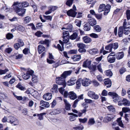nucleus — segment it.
I'll return each mask as SVG.
<instances>
[{
	"label": "nucleus",
	"instance_id": "obj_1",
	"mask_svg": "<svg viewBox=\"0 0 130 130\" xmlns=\"http://www.w3.org/2000/svg\"><path fill=\"white\" fill-rule=\"evenodd\" d=\"M71 73L72 71L70 70L64 72L60 77L56 78V83L59 85H62L63 88H64L66 86L65 79Z\"/></svg>",
	"mask_w": 130,
	"mask_h": 130
},
{
	"label": "nucleus",
	"instance_id": "obj_2",
	"mask_svg": "<svg viewBox=\"0 0 130 130\" xmlns=\"http://www.w3.org/2000/svg\"><path fill=\"white\" fill-rule=\"evenodd\" d=\"M108 94L109 95L112 96V98L113 99V101L115 103L118 102V105L121 106L123 105V100L122 101L119 100L120 97L116 93L114 92H109L108 93Z\"/></svg>",
	"mask_w": 130,
	"mask_h": 130
},
{
	"label": "nucleus",
	"instance_id": "obj_3",
	"mask_svg": "<svg viewBox=\"0 0 130 130\" xmlns=\"http://www.w3.org/2000/svg\"><path fill=\"white\" fill-rule=\"evenodd\" d=\"M8 122L13 124L14 125H17L19 124L18 120L12 116H10L8 117Z\"/></svg>",
	"mask_w": 130,
	"mask_h": 130
},
{
	"label": "nucleus",
	"instance_id": "obj_4",
	"mask_svg": "<svg viewBox=\"0 0 130 130\" xmlns=\"http://www.w3.org/2000/svg\"><path fill=\"white\" fill-rule=\"evenodd\" d=\"M34 71L32 70L28 71L26 74H24L22 75V77L25 80L28 79L30 78V76L34 75Z\"/></svg>",
	"mask_w": 130,
	"mask_h": 130
},
{
	"label": "nucleus",
	"instance_id": "obj_5",
	"mask_svg": "<svg viewBox=\"0 0 130 130\" xmlns=\"http://www.w3.org/2000/svg\"><path fill=\"white\" fill-rule=\"evenodd\" d=\"M14 9L19 15L21 16L24 15L26 11V9L24 8L18 9L15 7Z\"/></svg>",
	"mask_w": 130,
	"mask_h": 130
},
{
	"label": "nucleus",
	"instance_id": "obj_6",
	"mask_svg": "<svg viewBox=\"0 0 130 130\" xmlns=\"http://www.w3.org/2000/svg\"><path fill=\"white\" fill-rule=\"evenodd\" d=\"M87 94L88 96L92 99L96 100L98 99L99 98V95L93 91H89Z\"/></svg>",
	"mask_w": 130,
	"mask_h": 130
},
{
	"label": "nucleus",
	"instance_id": "obj_7",
	"mask_svg": "<svg viewBox=\"0 0 130 130\" xmlns=\"http://www.w3.org/2000/svg\"><path fill=\"white\" fill-rule=\"evenodd\" d=\"M112 54H110L107 57L108 61L110 63H113L115 61L116 59L115 57L113 56H115V54L111 55Z\"/></svg>",
	"mask_w": 130,
	"mask_h": 130
},
{
	"label": "nucleus",
	"instance_id": "obj_8",
	"mask_svg": "<svg viewBox=\"0 0 130 130\" xmlns=\"http://www.w3.org/2000/svg\"><path fill=\"white\" fill-rule=\"evenodd\" d=\"M77 13L73 9H71L67 12V14L68 15L73 17H75L76 16Z\"/></svg>",
	"mask_w": 130,
	"mask_h": 130
},
{
	"label": "nucleus",
	"instance_id": "obj_9",
	"mask_svg": "<svg viewBox=\"0 0 130 130\" xmlns=\"http://www.w3.org/2000/svg\"><path fill=\"white\" fill-rule=\"evenodd\" d=\"M82 85L84 86H88L90 84V80L87 78H86L82 80Z\"/></svg>",
	"mask_w": 130,
	"mask_h": 130
},
{
	"label": "nucleus",
	"instance_id": "obj_10",
	"mask_svg": "<svg viewBox=\"0 0 130 130\" xmlns=\"http://www.w3.org/2000/svg\"><path fill=\"white\" fill-rule=\"evenodd\" d=\"M113 118V116L109 115L105 117L103 121L105 123H107L110 121Z\"/></svg>",
	"mask_w": 130,
	"mask_h": 130
},
{
	"label": "nucleus",
	"instance_id": "obj_11",
	"mask_svg": "<svg viewBox=\"0 0 130 130\" xmlns=\"http://www.w3.org/2000/svg\"><path fill=\"white\" fill-rule=\"evenodd\" d=\"M68 115H71L69 117V120L71 121H75L76 120L75 117H77L78 116L77 115L74 114L73 113H69Z\"/></svg>",
	"mask_w": 130,
	"mask_h": 130
},
{
	"label": "nucleus",
	"instance_id": "obj_12",
	"mask_svg": "<svg viewBox=\"0 0 130 130\" xmlns=\"http://www.w3.org/2000/svg\"><path fill=\"white\" fill-rule=\"evenodd\" d=\"M69 98L72 100H74L77 98L76 94L73 91H70L69 92Z\"/></svg>",
	"mask_w": 130,
	"mask_h": 130
},
{
	"label": "nucleus",
	"instance_id": "obj_13",
	"mask_svg": "<svg viewBox=\"0 0 130 130\" xmlns=\"http://www.w3.org/2000/svg\"><path fill=\"white\" fill-rule=\"evenodd\" d=\"M91 63V61L90 60L87 59L83 63V66L84 67L89 68L90 67Z\"/></svg>",
	"mask_w": 130,
	"mask_h": 130
},
{
	"label": "nucleus",
	"instance_id": "obj_14",
	"mask_svg": "<svg viewBox=\"0 0 130 130\" xmlns=\"http://www.w3.org/2000/svg\"><path fill=\"white\" fill-rule=\"evenodd\" d=\"M88 22L90 25L93 26L96 24V21L94 18H91L88 19Z\"/></svg>",
	"mask_w": 130,
	"mask_h": 130
},
{
	"label": "nucleus",
	"instance_id": "obj_15",
	"mask_svg": "<svg viewBox=\"0 0 130 130\" xmlns=\"http://www.w3.org/2000/svg\"><path fill=\"white\" fill-rule=\"evenodd\" d=\"M123 29H127L130 27V23L129 22H127L126 20L125 19L124 20L123 26H122Z\"/></svg>",
	"mask_w": 130,
	"mask_h": 130
},
{
	"label": "nucleus",
	"instance_id": "obj_16",
	"mask_svg": "<svg viewBox=\"0 0 130 130\" xmlns=\"http://www.w3.org/2000/svg\"><path fill=\"white\" fill-rule=\"evenodd\" d=\"M63 101L65 104V108L67 110H70L71 109V105L66 99L63 100Z\"/></svg>",
	"mask_w": 130,
	"mask_h": 130
},
{
	"label": "nucleus",
	"instance_id": "obj_17",
	"mask_svg": "<svg viewBox=\"0 0 130 130\" xmlns=\"http://www.w3.org/2000/svg\"><path fill=\"white\" fill-rule=\"evenodd\" d=\"M105 84L107 88L110 87L111 85V82L110 79L108 78L105 79L104 80Z\"/></svg>",
	"mask_w": 130,
	"mask_h": 130
},
{
	"label": "nucleus",
	"instance_id": "obj_18",
	"mask_svg": "<svg viewBox=\"0 0 130 130\" xmlns=\"http://www.w3.org/2000/svg\"><path fill=\"white\" fill-rule=\"evenodd\" d=\"M83 41L86 43L90 42L92 41L91 39L87 36H86L83 38Z\"/></svg>",
	"mask_w": 130,
	"mask_h": 130
},
{
	"label": "nucleus",
	"instance_id": "obj_19",
	"mask_svg": "<svg viewBox=\"0 0 130 130\" xmlns=\"http://www.w3.org/2000/svg\"><path fill=\"white\" fill-rule=\"evenodd\" d=\"M115 55L117 59L118 60L122 59L124 56V54L123 52H119L116 54Z\"/></svg>",
	"mask_w": 130,
	"mask_h": 130
},
{
	"label": "nucleus",
	"instance_id": "obj_20",
	"mask_svg": "<svg viewBox=\"0 0 130 130\" xmlns=\"http://www.w3.org/2000/svg\"><path fill=\"white\" fill-rule=\"evenodd\" d=\"M22 2L19 3L18 2H14L13 3L12 6L14 9H15V7H17L18 9L21 8L20 7H22Z\"/></svg>",
	"mask_w": 130,
	"mask_h": 130
},
{
	"label": "nucleus",
	"instance_id": "obj_21",
	"mask_svg": "<svg viewBox=\"0 0 130 130\" xmlns=\"http://www.w3.org/2000/svg\"><path fill=\"white\" fill-rule=\"evenodd\" d=\"M45 50V47L42 45H39L38 47V50L39 53H41Z\"/></svg>",
	"mask_w": 130,
	"mask_h": 130
},
{
	"label": "nucleus",
	"instance_id": "obj_22",
	"mask_svg": "<svg viewBox=\"0 0 130 130\" xmlns=\"http://www.w3.org/2000/svg\"><path fill=\"white\" fill-rule=\"evenodd\" d=\"M76 82V79L75 78H72L69 80L67 82L68 85L69 86H71L74 85Z\"/></svg>",
	"mask_w": 130,
	"mask_h": 130
},
{
	"label": "nucleus",
	"instance_id": "obj_23",
	"mask_svg": "<svg viewBox=\"0 0 130 130\" xmlns=\"http://www.w3.org/2000/svg\"><path fill=\"white\" fill-rule=\"evenodd\" d=\"M89 53L91 55L95 54L98 53V51L97 49L93 48L90 49L89 51Z\"/></svg>",
	"mask_w": 130,
	"mask_h": 130
},
{
	"label": "nucleus",
	"instance_id": "obj_24",
	"mask_svg": "<svg viewBox=\"0 0 130 130\" xmlns=\"http://www.w3.org/2000/svg\"><path fill=\"white\" fill-rule=\"evenodd\" d=\"M71 58L74 61H79L81 59V57L80 55H76L71 57Z\"/></svg>",
	"mask_w": 130,
	"mask_h": 130
},
{
	"label": "nucleus",
	"instance_id": "obj_25",
	"mask_svg": "<svg viewBox=\"0 0 130 130\" xmlns=\"http://www.w3.org/2000/svg\"><path fill=\"white\" fill-rule=\"evenodd\" d=\"M40 104L41 106L45 107L47 108L49 107V103L48 102H44L43 100L40 101Z\"/></svg>",
	"mask_w": 130,
	"mask_h": 130
},
{
	"label": "nucleus",
	"instance_id": "obj_26",
	"mask_svg": "<svg viewBox=\"0 0 130 130\" xmlns=\"http://www.w3.org/2000/svg\"><path fill=\"white\" fill-rule=\"evenodd\" d=\"M123 32V29L122 27H120L118 30V35L120 37L122 36Z\"/></svg>",
	"mask_w": 130,
	"mask_h": 130
},
{
	"label": "nucleus",
	"instance_id": "obj_27",
	"mask_svg": "<svg viewBox=\"0 0 130 130\" xmlns=\"http://www.w3.org/2000/svg\"><path fill=\"white\" fill-rule=\"evenodd\" d=\"M123 105L124 106H129L130 105V102L126 99H123Z\"/></svg>",
	"mask_w": 130,
	"mask_h": 130
},
{
	"label": "nucleus",
	"instance_id": "obj_28",
	"mask_svg": "<svg viewBox=\"0 0 130 130\" xmlns=\"http://www.w3.org/2000/svg\"><path fill=\"white\" fill-rule=\"evenodd\" d=\"M105 5L104 4H102L100 5L99 9H98V11L99 12H100L104 10L106 11L105 10Z\"/></svg>",
	"mask_w": 130,
	"mask_h": 130
},
{
	"label": "nucleus",
	"instance_id": "obj_29",
	"mask_svg": "<svg viewBox=\"0 0 130 130\" xmlns=\"http://www.w3.org/2000/svg\"><path fill=\"white\" fill-rule=\"evenodd\" d=\"M64 27L62 28V29H71L72 28V24H66L64 25Z\"/></svg>",
	"mask_w": 130,
	"mask_h": 130
},
{
	"label": "nucleus",
	"instance_id": "obj_30",
	"mask_svg": "<svg viewBox=\"0 0 130 130\" xmlns=\"http://www.w3.org/2000/svg\"><path fill=\"white\" fill-rule=\"evenodd\" d=\"M49 59H51V60H49V64H52L55 62V61L52 60H55L54 56L52 54L50 53H49Z\"/></svg>",
	"mask_w": 130,
	"mask_h": 130
},
{
	"label": "nucleus",
	"instance_id": "obj_31",
	"mask_svg": "<svg viewBox=\"0 0 130 130\" xmlns=\"http://www.w3.org/2000/svg\"><path fill=\"white\" fill-rule=\"evenodd\" d=\"M84 30L86 31H88L90 30V25L88 23L85 24L84 26Z\"/></svg>",
	"mask_w": 130,
	"mask_h": 130
},
{
	"label": "nucleus",
	"instance_id": "obj_32",
	"mask_svg": "<svg viewBox=\"0 0 130 130\" xmlns=\"http://www.w3.org/2000/svg\"><path fill=\"white\" fill-rule=\"evenodd\" d=\"M53 92L56 93L58 92V86L56 85H54L53 87L51 90Z\"/></svg>",
	"mask_w": 130,
	"mask_h": 130
},
{
	"label": "nucleus",
	"instance_id": "obj_33",
	"mask_svg": "<svg viewBox=\"0 0 130 130\" xmlns=\"http://www.w3.org/2000/svg\"><path fill=\"white\" fill-rule=\"evenodd\" d=\"M95 123V121L94 118H92L89 119L88 124L89 125L91 126L94 124Z\"/></svg>",
	"mask_w": 130,
	"mask_h": 130
},
{
	"label": "nucleus",
	"instance_id": "obj_34",
	"mask_svg": "<svg viewBox=\"0 0 130 130\" xmlns=\"http://www.w3.org/2000/svg\"><path fill=\"white\" fill-rule=\"evenodd\" d=\"M62 45V47L59 44L57 45V47L59 51L62 52L64 50V44L61 45Z\"/></svg>",
	"mask_w": 130,
	"mask_h": 130
},
{
	"label": "nucleus",
	"instance_id": "obj_35",
	"mask_svg": "<svg viewBox=\"0 0 130 130\" xmlns=\"http://www.w3.org/2000/svg\"><path fill=\"white\" fill-rule=\"evenodd\" d=\"M105 48L106 50H109L110 52H112V48L111 44H110L106 46L105 47Z\"/></svg>",
	"mask_w": 130,
	"mask_h": 130
},
{
	"label": "nucleus",
	"instance_id": "obj_36",
	"mask_svg": "<svg viewBox=\"0 0 130 130\" xmlns=\"http://www.w3.org/2000/svg\"><path fill=\"white\" fill-rule=\"evenodd\" d=\"M40 43L42 44H45L47 46H48L49 45V40L45 39L44 41H40Z\"/></svg>",
	"mask_w": 130,
	"mask_h": 130
},
{
	"label": "nucleus",
	"instance_id": "obj_37",
	"mask_svg": "<svg viewBox=\"0 0 130 130\" xmlns=\"http://www.w3.org/2000/svg\"><path fill=\"white\" fill-rule=\"evenodd\" d=\"M105 75L108 76H111L112 75V72L110 70H106L105 72Z\"/></svg>",
	"mask_w": 130,
	"mask_h": 130
},
{
	"label": "nucleus",
	"instance_id": "obj_38",
	"mask_svg": "<svg viewBox=\"0 0 130 130\" xmlns=\"http://www.w3.org/2000/svg\"><path fill=\"white\" fill-rule=\"evenodd\" d=\"M6 37L7 39L10 40L13 38V36L12 34L9 33L6 35Z\"/></svg>",
	"mask_w": 130,
	"mask_h": 130
},
{
	"label": "nucleus",
	"instance_id": "obj_39",
	"mask_svg": "<svg viewBox=\"0 0 130 130\" xmlns=\"http://www.w3.org/2000/svg\"><path fill=\"white\" fill-rule=\"evenodd\" d=\"M57 8L56 6H50L49 7V14L52 12V11L56 10Z\"/></svg>",
	"mask_w": 130,
	"mask_h": 130
},
{
	"label": "nucleus",
	"instance_id": "obj_40",
	"mask_svg": "<svg viewBox=\"0 0 130 130\" xmlns=\"http://www.w3.org/2000/svg\"><path fill=\"white\" fill-rule=\"evenodd\" d=\"M69 32L68 31H63L62 34L63 36L62 37H69Z\"/></svg>",
	"mask_w": 130,
	"mask_h": 130
},
{
	"label": "nucleus",
	"instance_id": "obj_41",
	"mask_svg": "<svg viewBox=\"0 0 130 130\" xmlns=\"http://www.w3.org/2000/svg\"><path fill=\"white\" fill-rule=\"evenodd\" d=\"M77 46L79 48H84L86 47L85 45L82 43L77 44Z\"/></svg>",
	"mask_w": 130,
	"mask_h": 130
},
{
	"label": "nucleus",
	"instance_id": "obj_42",
	"mask_svg": "<svg viewBox=\"0 0 130 130\" xmlns=\"http://www.w3.org/2000/svg\"><path fill=\"white\" fill-rule=\"evenodd\" d=\"M78 36L77 34L76 33H74L70 37V39L72 40L75 39Z\"/></svg>",
	"mask_w": 130,
	"mask_h": 130
},
{
	"label": "nucleus",
	"instance_id": "obj_43",
	"mask_svg": "<svg viewBox=\"0 0 130 130\" xmlns=\"http://www.w3.org/2000/svg\"><path fill=\"white\" fill-rule=\"evenodd\" d=\"M112 49L113 48L115 50L117 49L119 47L118 44V43H112Z\"/></svg>",
	"mask_w": 130,
	"mask_h": 130
},
{
	"label": "nucleus",
	"instance_id": "obj_44",
	"mask_svg": "<svg viewBox=\"0 0 130 130\" xmlns=\"http://www.w3.org/2000/svg\"><path fill=\"white\" fill-rule=\"evenodd\" d=\"M63 43L67 44L70 43L69 42V37H63Z\"/></svg>",
	"mask_w": 130,
	"mask_h": 130
},
{
	"label": "nucleus",
	"instance_id": "obj_45",
	"mask_svg": "<svg viewBox=\"0 0 130 130\" xmlns=\"http://www.w3.org/2000/svg\"><path fill=\"white\" fill-rule=\"evenodd\" d=\"M46 113L45 112L41 113L40 114H38L37 116L38 117V119L40 120H41L43 119V115H45Z\"/></svg>",
	"mask_w": 130,
	"mask_h": 130
},
{
	"label": "nucleus",
	"instance_id": "obj_46",
	"mask_svg": "<svg viewBox=\"0 0 130 130\" xmlns=\"http://www.w3.org/2000/svg\"><path fill=\"white\" fill-rule=\"evenodd\" d=\"M18 42L17 43H18L19 46L20 47H22L24 45V43L23 40L20 39H18Z\"/></svg>",
	"mask_w": 130,
	"mask_h": 130
},
{
	"label": "nucleus",
	"instance_id": "obj_47",
	"mask_svg": "<svg viewBox=\"0 0 130 130\" xmlns=\"http://www.w3.org/2000/svg\"><path fill=\"white\" fill-rule=\"evenodd\" d=\"M17 88H19L20 89L22 90H24L26 89L25 88V87L23 86L20 83H19L18 84V85L17 86Z\"/></svg>",
	"mask_w": 130,
	"mask_h": 130
},
{
	"label": "nucleus",
	"instance_id": "obj_48",
	"mask_svg": "<svg viewBox=\"0 0 130 130\" xmlns=\"http://www.w3.org/2000/svg\"><path fill=\"white\" fill-rule=\"evenodd\" d=\"M29 99L28 98L25 96L22 97V99L21 100V103L23 104L25 103L27 101H28Z\"/></svg>",
	"mask_w": 130,
	"mask_h": 130
},
{
	"label": "nucleus",
	"instance_id": "obj_49",
	"mask_svg": "<svg viewBox=\"0 0 130 130\" xmlns=\"http://www.w3.org/2000/svg\"><path fill=\"white\" fill-rule=\"evenodd\" d=\"M94 30L98 32H100L101 30V28L99 25H96L94 27Z\"/></svg>",
	"mask_w": 130,
	"mask_h": 130
},
{
	"label": "nucleus",
	"instance_id": "obj_50",
	"mask_svg": "<svg viewBox=\"0 0 130 130\" xmlns=\"http://www.w3.org/2000/svg\"><path fill=\"white\" fill-rule=\"evenodd\" d=\"M122 111L124 113L130 111V109L129 107H124L122 108Z\"/></svg>",
	"mask_w": 130,
	"mask_h": 130
},
{
	"label": "nucleus",
	"instance_id": "obj_51",
	"mask_svg": "<svg viewBox=\"0 0 130 130\" xmlns=\"http://www.w3.org/2000/svg\"><path fill=\"white\" fill-rule=\"evenodd\" d=\"M43 98L45 100L48 101L49 100V93H47L45 94L43 96Z\"/></svg>",
	"mask_w": 130,
	"mask_h": 130
},
{
	"label": "nucleus",
	"instance_id": "obj_52",
	"mask_svg": "<svg viewBox=\"0 0 130 130\" xmlns=\"http://www.w3.org/2000/svg\"><path fill=\"white\" fill-rule=\"evenodd\" d=\"M17 29L19 31H23L25 30V28L22 26L19 25L18 26Z\"/></svg>",
	"mask_w": 130,
	"mask_h": 130
},
{
	"label": "nucleus",
	"instance_id": "obj_53",
	"mask_svg": "<svg viewBox=\"0 0 130 130\" xmlns=\"http://www.w3.org/2000/svg\"><path fill=\"white\" fill-rule=\"evenodd\" d=\"M101 65V63H100L97 66V67L99 71L102 73H103V71Z\"/></svg>",
	"mask_w": 130,
	"mask_h": 130
},
{
	"label": "nucleus",
	"instance_id": "obj_54",
	"mask_svg": "<svg viewBox=\"0 0 130 130\" xmlns=\"http://www.w3.org/2000/svg\"><path fill=\"white\" fill-rule=\"evenodd\" d=\"M73 0H68L66 3V4L69 6L72 5Z\"/></svg>",
	"mask_w": 130,
	"mask_h": 130
},
{
	"label": "nucleus",
	"instance_id": "obj_55",
	"mask_svg": "<svg viewBox=\"0 0 130 130\" xmlns=\"http://www.w3.org/2000/svg\"><path fill=\"white\" fill-rule=\"evenodd\" d=\"M31 20V18L29 16L26 17L25 18L24 21L26 23H29Z\"/></svg>",
	"mask_w": 130,
	"mask_h": 130
},
{
	"label": "nucleus",
	"instance_id": "obj_56",
	"mask_svg": "<svg viewBox=\"0 0 130 130\" xmlns=\"http://www.w3.org/2000/svg\"><path fill=\"white\" fill-rule=\"evenodd\" d=\"M96 78L100 82L103 81V77L101 75H97L96 76Z\"/></svg>",
	"mask_w": 130,
	"mask_h": 130
},
{
	"label": "nucleus",
	"instance_id": "obj_57",
	"mask_svg": "<svg viewBox=\"0 0 130 130\" xmlns=\"http://www.w3.org/2000/svg\"><path fill=\"white\" fill-rule=\"evenodd\" d=\"M82 21L78 20H76L75 21L76 25L80 27V26Z\"/></svg>",
	"mask_w": 130,
	"mask_h": 130
},
{
	"label": "nucleus",
	"instance_id": "obj_58",
	"mask_svg": "<svg viewBox=\"0 0 130 130\" xmlns=\"http://www.w3.org/2000/svg\"><path fill=\"white\" fill-rule=\"evenodd\" d=\"M54 114H58L61 112V111L59 109H56L53 111Z\"/></svg>",
	"mask_w": 130,
	"mask_h": 130
},
{
	"label": "nucleus",
	"instance_id": "obj_59",
	"mask_svg": "<svg viewBox=\"0 0 130 130\" xmlns=\"http://www.w3.org/2000/svg\"><path fill=\"white\" fill-rule=\"evenodd\" d=\"M22 2V7H27L29 6V3L27 2Z\"/></svg>",
	"mask_w": 130,
	"mask_h": 130
},
{
	"label": "nucleus",
	"instance_id": "obj_60",
	"mask_svg": "<svg viewBox=\"0 0 130 130\" xmlns=\"http://www.w3.org/2000/svg\"><path fill=\"white\" fill-rule=\"evenodd\" d=\"M79 121L82 123H85L87 121V119L86 118H85L84 119L79 118Z\"/></svg>",
	"mask_w": 130,
	"mask_h": 130
},
{
	"label": "nucleus",
	"instance_id": "obj_61",
	"mask_svg": "<svg viewBox=\"0 0 130 130\" xmlns=\"http://www.w3.org/2000/svg\"><path fill=\"white\" fill-rule=\"evenodd\" d=\"M8 71V70L7 69H6L5 70H0V74L2 75L6 73Z\"/></svg>",
	"mask_w": 130,
	"mask_h": 130
},
{
	"label": "nucleus",
	"instance_id": "obj_62",
	"mask_svg": "<svg viewBox=\"0 0 130 130\" xmlns=\"http://www.w3.org/2000/svg\"><path fill=\"white\" fill-rule=\"evenodd\" d=\"M91 37L94 38H97L98 37V36L97 34L92 33L89 35Z\"/></svg>",
	"mask_w": 130,
	"mask_h": 130
},
{
	"label": "nucleus",
	"instance_id": "obj_63",
	"mask_svg": "<svg viewBox=\"0 0 130 130\" xmlns=\"http://www.w3.org/2000/svg\"><path fill=\"white\" fill-rule=\"evenodd\" d=\"M84 126L83 125H81L80 126H78L76 127H74L73 128L76 130L77 129L79 130H82L84 128Z\"/></svg>",
	"mask_w": 130,
	"mask_h": 130
},
{
	"label": "nucleus",
	"instance_id": "obj_64",
	"mask_svg": "<svg viewBox=\"0 0 130 130\" xmlns=\"http://www.w3.org/2000/svg\"><path fill=\"white\" fill-rule=\"evenodd\" d=\"M95 16L97 19L101 20L102 19V14H96Z\"/></svg>",
	"mask_w": 130,
	"mask_h": 130
}]
</instances>
